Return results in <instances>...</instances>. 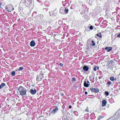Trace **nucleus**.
<instances>
[{
    "label": "nucleus",
    "instance_id": "nucleus-1",
    "mask_svg": "<svg viewBox=\"0 0 120 120\" xmlns=\"http://www.w3.org/2000/svg\"><path fill=\"white\" fill-rule=\"evenodd\" d=\"M18 90L20 93V94L22 96L25 95L26 93V89L22 86H20L19 87Z\"/></svg>",
    "mask_w": 120,
    "mask_h": 120
},
{
    "label": "nucleus",
    "instance_id": "nucleus-2",
    "mask_svg": "<svg viewBox=\"0 0 120 120\" xmlns=\"http://www.w3.org/2000/svg\"><path fill=\"white\" fill-rule=\"evenodd\" d=\"M9 12H11L12 11L14 10L13 6L11 4L7 5L5 8Z\"/></svg>",
    "mask_w": 120,
    "mask_h": 120
},
{
    "label": "nucleus",
    "instance_id": "nucleus-3",
    "mask_svg": "<svg viewBox=\"0 0 120 120\" xmlns=\"http://www.w3.org/2000/svg\"><path fill=\"white\" fill-rule=\"evenodd\" d=\"M117 114V115L116 118L113 119V117H111V118L108 119L107 120H116L120 116V111H118L115 114L116 115Z\"/></svg>",
    "mask_w": 120,
    "mask_h": 120
},
{
    "label": "nucleus",
    "instance_id": "nucleus-4",
    "mask_svg": "<svg viewBox=\"0 0 120 120\" xmlns=\"http://www.w3.org/2000/svg\"><path fill=\"white\" fill-rule=\"evenodd\" d=\"M90 89L92 91V92H98L99 91V90L98 89H95L93 88H91Z\"/></svg>",
    "mask_w": 120,
    "mask_h": 120
},
{
    "label": "nucleus",
    "instance_id": "nucleus-5",
    "mask_svg": "<svg viewBox=\"0 0 120 120\" xmlns=\"http://www.w3.org/2000/svg\"><path fill=\"white\" fill-rule=\"evenodd\" d=\"M58 110V108L56 107L54 109H53L52 112L49 113V114H53L55 113Z\"/></svg>",
    "mask_w": 120,
    "mask_h": 120
},
{
    "label": "nucleus",
    "instance_id": "nucleus-6",
    "mask_svg": "<svg viewBox=\"0 0 120 120\" xmlns=\"http://www.w3.org/2000/svg\"><path fill=\"white\" fill-rule=\"evenodd\" d=\"M107 103V101L105 100H103L102 101V106L104 107L105 106Z\"/></svg>",
    "mask_w": 120,
    "mask_h": 120
},
{
    "label": "nucleus",
    "instance_id": "nucleus-7",
    "mask_svg": "<svg viewBox=\"0 0 120 120\" xmlns=\"http://www.w3.org/2000/svg\"><path fill=\"white\" fill-rule=\"evenodd\" d=\"M112 48L111 47H106L105 48V49L108 52L111 51Z\"/></svg>",
    "mask_w": 120,
    "mask_h": 120
},
{
    "label": "nucleus",
    "instance_id": "nucleus-8",
    "mask_svg": "<svg viewBox=\"0 0 120 120\" xmlns=\"http://www.w3.org/2000/svg\"><path fill=\"white\" fill-rule=\"evenodd\" d=\"M30 91L31 94H35L36 92V90L35 89L34 90L33 89H31Z\"/></svg>",
    "mask_w": 120,
    "mask_h": 120
},
{
    "label": "nucleus",
    "instance_id": "nucleus-9",
    "mask_svg": "<svg viewBox=\"0 0 120 120\" xmlns=\"http://www.w3.org/2000/svg\"><path fill=\"white\" fill-rule=\"evenodd\" d=\"M35 43L34 41H32L30 42V45L31 46L33 47L35 46Z\"/></svg>",
    "mask_w": 120,
    "mask_h": 120
},
{
    "label": "nucleus",
    "instance_id": "nucleus-10",
    "mask_svg": "<svg viewBox=\"0 0 120 120\" xmlns=\"http://www.w3.org/2000/svg\"><path fill=\"white\" fill-rule=\"evenodd\" d=\"M89 68L86 66H84L83 67V69L84 71H88Z\"/></svg>",
    "mask_w": 120,
    "mask_h": 120
},
{
    "label": "nucleus",
    "instance_id": "nucleus-11",
    "mask_svg": "<svg viewBox=\"0 0 120 120\" xmlns=\"http://www.w3.org/2000/svg\"><path fill=\"white\" fill-rule=\"evenodd\" d=\"M110 80L112 81H116V78H115L114 77H111L110 78Z\"/></svg>",
    "mask_w": 120,
    "mask_h": 120
},
{
    "label": "nucleus",
    "instance_id": "nucleus-12",
    "mask_svg": "<svg viewBox=\"0 0 120 120\" xmlns=\"http://www.w3.org/2000/svg\"><path fill=\"white\" fill-rule=\"evenodd\" d=\"M84 86L86 87H88L89 86V85H90L89 84L87 83L86 81H85L84 84Z\"/></svg>",
    "mask_w": 120,
    "mask_h": 120
},
{
    "label": "nucleus",
    "instance_id": "nucleus-13",
    "mask_svg": "<svg viewBox=\"0 0 120 120\" xmlns=\"http://www.w3.org/2000/svg\"><path fill=\"white\" fill-rule=\"evenodd\" d=\"M43 75L44 74L42 73H41V74H40L39 77L41 79H42L44 77Z\"/></svg>",
    "mask_w": 120,
    "mask_h": 120
},
{
    "label": "nucleus",
    "instance_id": "nucleus-14",
    "mask_svg": "<svg viewBox=\"0 0 120 120\" xmlns=\"http://www.w3.org/2000/svg\"><path fill=\"white\" fill-rule=\"evenodd\" d=\"M5 84L4 83H2L0 85V89L2 88L3 87L5 86Z\"/></svg>",
    "mask_w": 120,
    "mask_h": 120
},
{
    "label": "nucleus",
    "instance_id": "nucleus-15",
    "mask_svg": "<svg viewBox=\"0 0 120 120\" xmlns=\"http://www.w3.org/2000/svg\"><path fill=\"white\" fill-rule=\"evenodd\" d=\"M99 68V67L98 66H95L93 70L94 71H96L97 69V70H98Z\"/></svg>",
    "mask_w": 120,
    "mask_h": 120
},
{
    "label": "nucleus",
    "instance_id": "nucleus-16",
    "mask_svg": "<svg viewBox=\"0 0 120 120\" xmlns=\"http://www.w3.org/2000/svg\"><path fill=\"white\" fill-rule=\"evenodd\" d=\"M97 36L100 38L102 37V35L101 33H99V34H97Z\"/></svg>",
    "mask_w": 120,
    "mask_h": 120
},
{
    "label": "nucleus",
    "instance_id": "nucleus-17",
    "mask_svg": "<svg viewBox=\"0 0 120 120\" xmlns=\"http://www.w3.org/2000/svg\"><path fill=\"white\" fill-rule=\"evenodd\" d=\"M68 9L67 8H66L65 9L64 12L65 13H67L68 12Z\"/></svg>",
    "mask_w": 120,
    "mask_h": 120
},
{
    "label": "nucleus",
    "instance_id": "nucleus-18",
    "mask_svg": "<svg viewBox=\"0 0 120 120\" xmlns=\"http://www.w3.org/2000/svg\"><path fill=\"white\" fill-rule=\"evenodd\" d=\"M15 71H13L11 72V74L13 75H15Z\"/></svg>",
    "mask_w": 120,
    "mask_h": 120
},
{
    "label": "nucleus",
    "instance_id": "nucleus-19",
    "mask_svg": "<svg viewBox=\"0 0 120 120\" xmlns=\"http://www.w3.org/2000/svg\"><path fill=\"white\" fill-rule=\"evenodd\" d=\"M111 83L110 81H109L108 82H107V84H108V87H109V86L111 84Z\"/></svg>",
    "mask_w": 120,
    "mask_h": 120
},
{
    "label": "nucleus",
    "instance_id": "nucleus-20",
    "mask_svg": "<svg viewBox=\"0 0 120 120\" xmlns=\"http://www.w3.org/2000/svg\"><path fill=\"white\" fill-rule=\"evenodd\" d=\"M92 43L93 44H92L91 45L94 46L95 45V44L94 43V41H92Z\"/></svg>",
    "mask_w": 120,
    "mask_h": 120
},
{
    "label": "nucleus",
    "instance_id": "nucleus-21",
    "mask_svg": "<svg viewBox=\"0 0 120 120\" xmlns=\"http://www.w3.org/2000/svg\"><path fill=\"white\" fill-rule=\"evenodd\" d=\"M23 67H20L18 69V70L20 71L23 69Z\"/></svg>",
    "mask_w": 120,
    "mask_h": 120
},
{
    "label": "nucleus",
    "instance_id": "nucleus-22",
    "mask_svg": "<svg viewBox=\"0 0 120 120\" xmlns=\"http://www.w3.org/2000/svg\"><path fill=\"white\" fill-rule=\"evenodd\" d=\"M105 95H106L107 96L109 94V93L107 91L105 92Z\"/></svg>",
    "mask_w": 120,
    "mask_h": 120
},
{
    "label": "nucleus",
    "instance_id": "nucleus-23",
    "mask_svg": "<svg viewBox=\"0 0 120 120\" xmlns=\"http://www.w3.org/2000/svg\"><path fill=\"white\" fill-rule=\"evenodd\" d=\"M93 28V27L92 26H90V30H92Z\"/></svg>",
    "mask_w": 120,
    "mask_h": 120
},
{
    "label": "nucleus",
    "instance_id": "nucleus-24",
    "mask_svg": "<svg viewBox=\"0 0 120 120\" xmlns=\"http://www.w3.org/2000/svg\"><path fill=\"white\" fill-rule=\"evenodd\" d=\"M85 111L86 112H88V107H87Z\"/></svg>",
    "mask_w": 120,
    "mask_h": 120
},
{
    "label": "nucleus",
    "instance_id": "nucleus-25",
    "mask_svg": "<svg viewBox=\"0 0 120 120\" xmlns=\"http://www.w3.org/2000/svg\"><path fill=\"white\" fill-rule=\"evenodd\" d=\"M76 79L74 78H72V81H75Z\"/></svg>",
    "mask_w": 120,
    "mask_h": 120
},
{
    "label": "nucleus",
    "instance_id": "nucleus-26",
    "mask_svg": "<svg viewBox=\"0 0 120 120\" xmlns=\"http://www.w3.org/2000/svg\"><path fill=\"white\" fill-rule=\"evenodd\" d=\"M59 65H60V66H61V67H62L63 66V64H62V63H60V64H59Z\"/></svg>",
    "mask_w": 120,
    "mask_h": 120
},
{
    "label": "nucleus",
    "instance_id": "nucleus-27",
    "mask_svg": "<svg viewBox=\"0 0 120 120\" xmlns=\"http://www.w3.org/2000/svg\"><path fill=\"white\" fill-rule=\"evenodd\" d=\"M117 37L120 38V33L118 35Z\"/></svg>",
    "mask_w": 120,
    "mask_h": 120
},
{
    "label": "nucleus",
    "instance_id": "nucleus-28",
    "mask_svg": "<svg viewBox=\"0 0 120 120\" xmlns=\"http://www.w3.org/2000/svg\"><path fill=\"white\" fill-rule=\"evenodd\" d=\"M60 94L62 96H63L64 95L63 93L62 92Z\"/></svg>",
    "mask_w": 120,
    "mask_h": 120
},
{
    "label": "nucleus",
    "instance_id": "nucleus-29",
    "mask_svg": "<svg viewBox=\"0 0 120 120\" xmlns=\"http://www.w3.org/2000/svg\"><path fill=\"white\" fill-rule=\"evenodd\" d=\"M71 107H72L71 106V105H70V106H69V109H71Z\"/></svg>",
    "mask_w": 120,
    "mask_h": 120
},
{
    "label": "nucleus",
    "instance_id": "nucleus-30",
    "mask_svg": "<svg viewBox=\"0 0 120 120\" xmlns=\"http://www.w3.org/2000/svg\"><path fill=\"white\" fill-rule=\"evenodd\" d=\"M85 93L86 94H87V92L86 91L85 92Z\"/></svg>",
    "mask_w": 120,
    "mask_h": 120
},
{
    "label": "nucleus",
    "instance_id": "nucleus-31",
    "mask_svg": "<svg viewBox=\"0 0 120 120\" xmlns=\"http://www.w3.org/2000/svg\"><path fill=\"white\" fill-rule=\"evenodd\" d=\"M39 77H37V80L38 79H39Z\"/></svg>",
    "mask_w": 120,
    "mask_h": 120
},
{
    "label": "nucleus",
    "instance_id": "nucleus-32",
    "mask_svg": "<svg viewBox=\"0 0 120 120\" xmlns=\"http://www.w3.org/2000/svg\"><path fill=\"white\" fill-rule=\"evenodd\" d=\"M87 83L89 84V81H87V82H86Z\"/></svg>",
    "mask_w": 120,
    "mask_h": 120
},
{
    "label": "nucleus",
    "instance_id": "nucleus-33",
    "mask_svg": "<svg viewBox=\"0 0 120 120\" xmlns=\"http://www.w3.org/2000/svg\"><path fill=\"white\" fill-rule=\"evenodd\" d=\"M1 5H2L0 3V8L1 7Z\"/></svg>",
    "mask_w": 120,
    "mask_h": 120
},
{
    "label": "nucleus",
    "instance_id": "nucleus-34",
    "mask_svg": "<svg viewBox=\"0 0 120 120\" xmlns=\"http://www.w3.org/2000/svg\"><path fill=\"white\" fill-rule=\"evenodd\" d=\"M32 86H34V85H32Z\"/></svg>",
    "mask_w": 120,
    "mask_h": 120
},
{
    "label": "nucleus",
    "instance_id": "nucleus-35",
    "mask_svg": "<svg viewBox=\"0 0 120 120\" xmlns=\"http://www.w3.org/2000/svg\"><path fill=\"white\" fill-rule=\"evenodd\" d=\"M19 8H21V7L20 6V7H19Z\"/></svg>",
    "mask_w": 120,
    "mask_h": 120
}]
</instances>
